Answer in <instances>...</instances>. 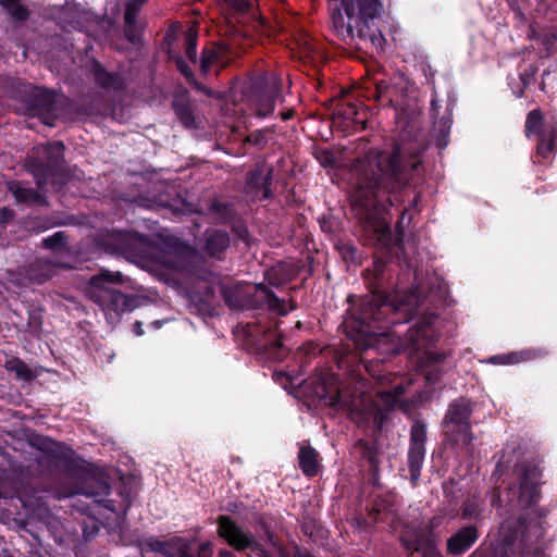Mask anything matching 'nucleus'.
Masks as SVG:
<instances>
[{
  "mask_svg": "<svg viewBox=\"0 0 557 557\" xmlns=\"http://www.w3.org/2000/svg\"><path fill=\"white\" fill-rule=\"evenodd\" d=\"M411 153L404 145L396 146L392 152L372 149L352 166V209L364 230L372 232L383 246L389 243L392 233L387 206L380 199L405 186L409 172L418 169L420 161Z\"/></svg>",
  "mask_w": 557,
  "mask_h": 557,
  "instance_id": "f257e3e1",
  "label": "nucleus"
},
{
  "mask_svg": "<svg viewBox=\"0 0 557 557\" xmlns=\"http://www.w3.org/2000/svg\"><path fill=\"white\" fill-rule=\"evenodd\" d=\"M518 486L507 491V506L512 515L504 519L499 527V546L503 557H545L542 540L544 528L541 521L525 523L513 517L531 509L539 500L541 470L536 466L520 465L517 468Z\"/></svg>",
  "mask_w": 557,
  "mask_h": 557,
  "instance_id": "f03ea898",
  "label": "nucleus"
},
{
  "mask_svg": "<svg viewBox=\"0 0 557 557\" xmlns=\"http://www.w3.org/2000/svg\"><path fill=\"white\" fill-rule=\"evenodd\" d=\"M421 294L417 287L408 293L395 292L387 297L379 292L360 297L357 307L348 311L342 324L345 334L360 350L380 346L387 339V334L383 327L372 323L383 321L391 312L404 314L403 320L393 323L406 322L420 306Z\"/></svg>",
  "mask_w": 557,
  "mask_h": 557,
  "instance_id": "7ed1b4c3",
  "label": "nucleus"
},
{
  "mask_svg": "<svg viewBox=\"0 0 557 557\" xmlns=\"http://www.w3.org/2000/svg\"><path fill=\"white\" fill-rule=\"evenodd\" d=\"M364 379L356 382L354 392L349 387H339L332 376L320 379L315 394L336 411H347L350 419L359 425L381 428L384 410L400 406L405 385L396 383L388 389L377 388L373 393L366 391Z\"/></svg>",
  "mask_w": 557,
  "mask_h": 557,
  "instance_id": "20e7f679",
  "label": "nucleus"
},
{
  "mask_svg": "<svg viewBox=\"0 0 557 557\" xmlns=\"http://www.w3.org/2000/svg\"><path fill=\"white\" fill-rule=\"evenodd\" d=\"M123 275L121 272H111L102 270L94 275L86 288L87 296L103 310L109 322H115L124 312L133 310L134 299L117 289L112 288L111 284H122Z\"/></svg>",
  "mask_w": 557,
  "mask_h": 557,
  "instance_id": "39448f33",
  "label": "nucleus"
},
{
  "mask_svg": "<svg viewBox=\"0 0 557 557\" xmlns=\"http://www.w3.org/2000/svg\"><path fill=\"white\" fill-rule=\"evenodd\" d=\"M345 13L346 22L341 14L333 17L334 26L344 39H358L366 48L370 46L376 51L384 49L385 37L373 24V20L379 15L380 10L373 15H366L356 10V7L350 5Z\"/></svg>",
  "mask_w": 557,
  "mask_h": 557,
  "instance_id": "423d86ee",
  "label": "nucleus"
},
{
  "mask_svg": "<svg viewBox=\"0 0 557 557\" xmlns=\"http://www.w3.org/2000/svg\"><path fill=\"white\" fill-rule=\"evenodd\" d=\"M221 293L226 305L232 309L257 308L267 306L278 309V298L263 284L237 282L223 285Z\"/></svg>",
  "mask_w": 557,
  "mask_h": 557,
  "instance_id": "0eeeda50",
  "label": "nucleus"
},
{
  "mask_svg": "<svg viewBox=\"0 0 557 557\" xmlns=\"http://www.w3.org/2000/svg\"><path fill=\"white\" fill-rule=\"evenodd\" d=\"M281 78L275 74H264L252 81L245 92L248 109L259 117L271 115L281 100Z\"/></svg>",
  "mask_w": 557,
  "mask_h": 557,
  "instance_id": "6e6552de",
  "label": "nucleus"
},
{
  "mask_svg": "<svg viewBox=\"0 0 557 557\" xmlns=\"http://www.w3.org/2000/svg\"><path fill=\"white\" fill-rule=\"evenodd\" d=\"M63 151L64 145L61 141H54L37 146L28 157V166L39 187L46 184L50 172L60 164Z\"/></svg>",
  "mask_w": 557,
  "mask_h": 557,
  "instance_id": "1a4fd4ad",
  "label": "nucleus"
},
{
  "mask_svg": "<svg viewBox=\"0 0 557 557\" xmlns=\"http://www.w3.org/2000/svg\"><path fill=\"white\" fill-rule=\"evenodd\" d=\"M400 539L408 549L420 552L423 557H441L436 549V540L432 530L423 528L419 521L406 524Z\"/></svg>",
  "mask_w": 557,
  "mask_h": 557,
  "instance_id": "9d476101",
  "label": "nucleus"
},
{
  "mask_svg": "<svg viewBox=\"0 0 557 557\" xmlns=\"http://www.w3.org/2000/svg\"><path fill=\"white\" fill-rule=\"evenodd\" d=\"M218 524V534L235 549L244 550L246 548H251L259 550L261 557H270L267 553L260 550L259 544L252 533L242 529L230 517H219Z\"/></svg>",
  "mask_w": 557,
  "mask_h": 557,
  "instance_id": "9b49d317",
  "label": "nucleus"
},
{
  "mask_svg": "<svg viewBox=\"0 0 557 557\" xmlns=\"http://www.w3.org/2000/svg\"><path fill=\"white\" fill-rule=\"evenodd\" d=\"M426 425L417 420L410 431V447L408 451V467L410 480L416 484L421 474L425 456Z\"/></svg>",
  "mask_w": 557,
  "mask_h": 557,
  "instance_id": "f8f14e48",
  "label": "nucleus"
},
{
  "mask_svg": "<svg viewBox=\"0 0 557 557\" xmlns=\"http://www.w3.org/2000/svg\"><path fill=\"white\" fill-rule=\"evenodd\" d=\"M197 253L188 246L176 245L168 250L161 251L159 262L166 269L175 272H193V261Z\"/></svg>",
  "mask_w": 557,
  "mask_h": 557,
  "instance_id": "ddd939ff",
  "label": "nucleus"
},
{
  "mask_svg": "<svg viewBox=\"0 0 557 557\" xmlns=\"http://www.w3.org/2000/svg\"><path fill=\"white\" fill-rule=\"evenodd\" d=\"M145 547L147 552L154 553L161 557H188L187 540L180 536H174L165 541L150 537L146 541Z\"/></svg>",
  "mask_w": 557,
  "mask_h": 557,
  "instance_id": "4468645a",
  "label": "nucleus"
},
{
  "mask_svg": "<svg viewBox=\"0 0 557 557\" xmlns=\"http://www.w3.org/2000/svg\"><path fill=\"white\" fill-rule=\"evenodd\" d=\"M471 409L466 399H459L451 403L443 420V428H449V434L455 441V432L460 428L465 430L469 425Z\"/></svg>",
  "mask_w": 557,
  "mask_h": 557,
  "instance_id": "2eb2a0df",
  "label": "nucleus"
},
{
  "mask_svg": "<svg viewBox=\"0 0 557 557\" xmlns=\"http://www.w3.org/2000/svg\"><path fill=\"white\" fill-rule=\"evenodd\" d=\"M434 342V331L429 320H424L411 327L401 344L410 352H418Z\"/></svg>",
  "mask_w": 557,
  "mask_h": 557,
  "instance_id": "dca6fc26",
  "label": "nucleus"
},
{
  "mask_svg": "<svg viewBox=\"0 0 557 557\" xmlns=\"http://www.w3.org/2000/svg\"><path fill=\"white\" fill-rule=\"evenodd\" d=\"M440 106L435 99L431 101V115L434 119V133L436 135V146L441 149L445 148L448 143V135L451 126V110L446 109L443 116L437 119Z\"/></svg>",
  "mask_w": 557,
  "mask_h": 557,
  "instance_id": "f3484780",
  "label": "nucleus"
},
{
  "mask_svg": "<svg viewBox=\"0 0 557 557\" xmlns=\"http://www.w3.org/2000/svg\"><path fill=\"white\" fill-rule=\"evenodd\" d=\"M478 529L474 525H468L460 529L447 541V550L451 555H461L478 540Z\"/></svg>",
  "mask_w": 557,
  "mask_h": 557,
  "instance_id": "a211bd4d",
  "label": "nucleus"
},
{
  "mask_svg": "<svg viewBox=\"0 0 557 557\" xmlns=\"http://www.w3.org/2000/svg\"><path fill=\"white\" fill-rule=\"evenodd\" d=\"M271 174L272 171L268 170L267 173H263L262 170L255 171L248 182H247V191L252 194L253 197L265 199L270 197V184H271Z\"/></svg>",
  "mask_w": 557,
  "mask_h": 557,
  "instance_id": "6ab92c4d",
  "label": "nucleus"
},
{
  "mask_svg": "<svg viewBox=\"0 0 557 557\" xmlns=\"http://www.w3.org/2000/svg\"><path fill=\"white\" fill-rule=\"evenodd\" d=\"M57 269V263L47 259H37L29 268L28 277L33 282L44 283L55 274Z\"/></svg>",
  "mask_w": 557,
  "mask_h": 557,
  "instance_id": "aec40b11",
  "label": "nucleus"
},
{
  "mask_svg": "<svg viewBox=\"0 0 557 557\" xmlns=\"http://www.w3.org/2000/svg\"><path fill=\"white\" fill-rule=\"evenodd\" d=\"M226 49L224 47H214L202 51L200 69L203 74H208L213 66L223 67L226 64Z\"/></svg>",
  "mask_w": 557,
  "mask_h": 557,
  "instance_id": "412c9836",
  "label": "nucleus"
},
{
  "mask_svg": "<svg viewBox=\"0 0 557 557\" xmlns=\"http://www.w3.org/2000/svg\"><path fill=\"white\" fill-rule=\"evenodd\" d=\"M230 247V237L223 231H214L209 234L205 243V251L210 257H220Z\"/></svg>",
  "mask_w": 557,
  "mask_h": 557,
  "instance_id": "4be33fe9",
  "label": "nucleus"
},
{
  "mask_svg": "<svg viewBox=\"0 0 557 557\" xmlns=\"http://www.w3.org/2000/svg\"><path fill=\"white\" fill-rule=\"evenodd\" d=\"M445 443L454 449H463L467 453L472 451L473 435L470 432V426L466 425L465 430L460 428L459 431L455 432V441L449 434V428H444Z\"/></svg>",
  "mask_w": 557,
  "mask_h": 557,
  "instance_id": "5701e85b",
  "label": "nucleus"
},
{
  "mask_svg": "<svg viewBox=\"0 0 557 557\" xmlns=\"http://www.w3.org/2000/svg\"><path fill=\"white\" fill-rule=\"evenodd\" d=\"M92 74L96 83L104 89L117 90L123 86V81L119 75L107 72L99 63L94 64Z\"/></svg>",
  "mask_w": 557,
  "mask_h": 557,
  "instance_id": "b1692460",
  "label": "nucleus"
},
{
  "mask_svg": "<svg viewBox=\"0 0 557 557\" xmlns=\"http://www.w3.org/2000/svg\"><path fill=\"white\" fill-rule=\"evenodd\" d=\"M542 355L540 350L525 349L518 352H510L506 355H496L490 358V362L494 364H515L521 361L532 360Z\"/></svg>",
  "mask_w": 557,
  "mask_h": 557,
  "instance_id": "393cba45",
  "label": "nucleus"
},
{
  "mask_svg": "<svg viewBox=\"0 0 557 557\" xmlns=\"http://www.w3.org/2000/svg\"><path fill=\"white\" fill-rule=\"evenodd\" d=\"M318 453L311 447H301L298 454L299 467L308 476H314L318 473Z\"/></svg>",
  "mask_w": 557,
  "mask_h": 557,
  "instance_id": "a878e982",
  "label": "nucleus"
},
{
  "mask_svg": "<svg viewBox=\"0 0 557 557\" xmlns=\"http://www.w3.org/2000/svg\"><path fill=\"white\" fill-rule=\"evenodd\" d=\"M110 487L106 482H99L97 484V490H81L75 491L73 493L67 494L66 496H72L74 494H84L88 497H92L96 503L103 504V506L108 509L113 510L112 502L104 499V496L109 495Z\"/></svg>",
  "mask_w": 557,
  "mask_h": 557,
  "instance_id": "bb28decb",
  "label": "nucleus"
},
{
  "mask_svg": "<svg viewBox=\"0 0 557 557\" xmlns=\"http://www.w3.org/2000/svg\"><path fill=\"white\" fill-rule=\"evenodd\" d=\"M9 190L17 202L36 203L40 201V196L34 189L24 187L20 183L11 182Z\"/></svg>",
  "mask_w": 557,
  "mask_h": 557,
  "instance_id": "cd10ccee",
  "label": "nucleus"
},
{
  "mask_svg": "<svg viewBox=\"0 0 557 557\" xmlns=\"http://www.w3.org/2000/svg\"><path fill=\"white\" fill-rule=\"evenodd\" d=\"M483 512V504L476 497L469 498L461 509L462 518L467 520L481 521L484 518Z\"/></svg>",
  "mask_w": 557,
  "mask_h": 557,
  "instance_id": "c85d7f7f",
  "label": "nucleus"
},
{
  "mask_svg": "<svg viewBox=\"0 0 557 557\" xmlns=\"http://www.w3.org/2000/svg\"><path fill=\"white\" fill-rule=\"evenodd\" d=\"M342 4L344 5L345 12H347L350 5H354L356 10H359V12L366 15H373L381 9L379 0H342Z\"/></svg>",
  "mask_w": 557,
  "mask_h": 557,
  "instance_id": "c756f323",
  "label": "nucleus"
},
{
  "mask_svg": "<svg viewBox=\"0 0 557 557\" xmlns=\"http://www.w3.org/2000/svg\"><path fill=\"white\" fill-rule=\"evenodd\" d=\"M5 369L16 374L17 379L23 381H30L34 379V373L29 367L18 358H11L5 361Z\"/></svg>",
  "mask_w": 557,
  "mask_h": 557,
  "instance_id": "7c9ffc66",
  "label": "nucleus"
},
{
  "mask_svg": "<svg viewBox=\"0 0 557 557\" xmlns=\"http://www.w3.org/2000/svg\"><path fill=\"white\" fill-rule=\"evenodd\" d=\"M555 128L552 127L547 133H542L539 137L537 153L545 159L555 150Z\"/></svg>",
  "mask_w": 557,
  "mask_h": 557,
  "instance_id": "2f4dec72",
  "label": "nucleus"
},
{
  "mask_svg": "<svg viewBox=\"0 0 557 557\" xmlns=\"http://www.w3.org/2000/svg\"><path fill=\"white\" fill-rule=\"evenodd\" d=\"M0 4L17 21L26 20L27 9L18 0H0Z\"/></svg>",
  "mask_w": 557,
  "mask_h": 557,
  "instance_id": "473e14b6",
  "label": "nucleus"
},
{
  "mask_svg": "<svg viewBox=\"0 0 557 557\" xmlns=\"http://www.w3.org/2000/svg\"><path fill=\"white\" fill-rule=\"evenodd\" d=\"M542 126V115L539 110L531 111L525 121V133L527 136L530 137L532 134H536L539 137L542 133H546L545 131H541Z\"/></svg>",
  "mask_w": 557,
  "mask_h": 557,
  "instance_id": "72a5a7b5",
  "label": "nucleus"
},
{
  "mask_svg": "<svg viewBox=\"0 0 557 557\" xmlns=\"http://www.w3.org/2000/svg\"><path fill=\"white\" fill-rule=\"evenodd\" d=\"M185 53L189 61L193 63L197 59V34L195 30L189 29L185 39Z\"/></svg>",
  "mask_w": 557,
  "mask_h": 557,
  "instance_id": "f704fd0d",
  "label": "nucleus"
},
{
  "mask_svg": "<svg viewBox=\"0 0 557 557\" xmlns=\"http://www.w3.org/2000/svg\"><path fill=\"white\" fill-rule=\"evenodd\" d=\"M174 108L177 116L182 121V123L187 126L191 127L195 124V120L191 113L190 108L185 103L174 102Z\"/></svg>",
  "mask_w": 557,
  "mask_h": 557,
  "instance_id": "c9c22d12",
  "label": "nucleus"
},
{
  "mask_svg": "<svg viewBox=\"0 0 557 557\" xmlns=\"http://www.w3.org/2000/svg\"><path fill=\"white\" fill-rule=\"evenodd\" d=\"M227 8L236 12H244L253 5V0H221Z\"/></svg>",
  "mask_w": 557,
  "mask_h": 557,
  "instance_id": "e433bc0d",
  "label": "nucleus"
},
{
  "mask_svg": "<svg viewBox=\"0 0 557 557\" xmlns=\"http://www.w3.org/2000/svg\"><path fill=\"white\" fill-rule=\"evenodd\" d=\"M213 544L210 541L203 542L199 545L197 556L190 553V544L187 542V556L188 557H212Z\"/></svg>",
  "mask_w": 557,
  "mask_h": 557,
  "instance_id": "4c0bfd02",
  "label": "nucleus"
},
{
  "mask_svg": "<svg viewBox=\"0 0 557 557\" xmlns=\"http://www.w3.org/2000/svg\"><path fill=\"white\" fill-rule=\"evenodd\" d=\"M141 10V5L136 3L135 1H129L126 4L124 21L125 23H135L138 12Z\"/></svg>",
  "mask_w": 557,
  "mask_h": 557,
  "instance_id": "58836bf2",
  "label": "nucleus"
},
{
  "mask_svg": "<svg viewBox=\"0 0 557 557\" xmlns=\"http://www.w3.org/2000/svg\"><path fill=\"white\" fill-rule=\"evenodd\" d=\"M139 30L140 26L137 24L136 21L135 23H125V36L131 42L135 44L136 41H138Z\"/></svg>",
  "mask_w": 557,
  "mask_h": 557,
  "instance_id": "ea45409f",
  "label": "nucleus"
},
{
  "mask_svg": "<svg viewBox=\"0 0 557 557\" xmlns=\"http://www.w3.org/2000/svg\"><path fill=\"white\" fill-rule=\"evenodd\" d=\"M42 243L45 247L49 249H55L64 244V235L63 233L58 232L54 235L45 238Z\"/></svg>",
  "mask_w": 557,
  "mask_h": 557,
  "instance_id": "a19ab883",
  "label": "nucleus"
},
{
  "mask_svg": "<svg viewBox=\"0 0 557 557\" xmlns=\"http://www.w3.org/2000/svg\"><path fill=\"white\" fill-rule=\"evenodd\" d=\"M33 95L36 98L37 97L41 98L40 106L44 109H49L50 108V104H51V101H52V96H51V94L47 89L34 88V94Z\"/></svg>",
  "mask_w": 557,
  "mask_h": 557,
  "instance_id": "79ce46f5",
  "label": "nucleus"
},
{
  "mask_svg": "<svg viewBox=\"0 0 557 557\" xmlns=\"http://www.w3.org/2000/svg\"><path fill=\"white\" fill-rule=\"evenodd\" d=\"M366 368H367L368 373L371 375V377L373 380L376 381L377 384L383 385L385 380L387 381L388 384L394 382L395 376L392 375L391 373H388V374L381 373V371L376 372L372 368H369V367H366Z\"/></svg>",
  "mask_w": 557,
  "mask_h": 557,
  "instance_id": "37998d69",
  "label": "nucleus"
},
{
  "mask_svg": "<svg viewBox=\"0 0 557 557\" xmlns=\"http://www.w3.org/2000/svg\"><path fill=\"white\" fill-rule=\"evenodd\" d=\"M444 358H445L444 354H440V352H435V351H425L423 355L424 366H425V368H429L433 364H437L442 360H444Z\"/></svg>",
  "mask_w": 557,
  "mask_h": 557,
  "instance_id": "c03bdc74",
  "label": "nucleus"
},
{
  "mask_svg": "<svg viewBox=\"0 0 557 557\" xmlns=\"http://www.w3.org/2000/svg\"><path fill=\"white\" fill-rule=\"evenodd\" d=\"M268 354H269V357L274 360H282L284 357V350H283L282 343L278 339L271 343V345L269 346Z\"/></svg>",
  "mask_w": 557,
  "mask_h": 557,
  "instance_id": "a18cd8bd",
  "label": "nucleus"
},
{
  "mask_svg": "<svg viewBox=\"0 0 557 557\" xmlns=\"http://www.w3.org/2000/svg\"><path fill=\"white\" fill-rule=\"evenodd\" d=\"M175 63H176V66L177 69L180 70V72L187 78V79H191L193 78V72L191 70L189 69V66L186 64V62L178 55H175V57H171Z\"/></svg>",
  "mask_w": 557,
  "mask_h": 557,
  "instance_id": "49530a36",
  "label": "nucleus"
},
{
  "mask_svg": "<svg viewBox=\"0 0 557 557\" xmlns=\"http://www.w3.org/2000/svg\"><path fill=\"white\" fill-rule=\"evenodd\" d=\"M210 210L218 213L221 219H226L228 216V207L225 203L214 201L211 203Z\"/></svg>",
  "mask_w": 557,
  "mask_h": 557,
  "instance_id": "de8ad7c7",
  "label": "nucleus"
},
{
  "mask_svg": "<svg viewBox=\"0 0 557 557\" xmlns=\"http://www.w3.org/2000/svg\"><path fill=\"white\" fill-rule=\"evenodd\" d=\"M28 329L33 334H38L40 331V321L36 315H30L28 320Z\"/></svg>",
  "mask_w": 557,
  "mask_h": 557,
  "instance_id": "09e8293b",
  "label": "nucleus"
},
{
  "mask_svg": "<svg viewBox=\"0 0 557 557\" xmlns=\"http://www.w3.org/2000/svg\"><path fill=\"white\" fill-rule=\"evenodd\" d=\"M502 503H503V500L500 498V495L498 493L494 492L492 495L491 505L492 506H500Z\"/></svg>",
  "mask_w": 557,
  "mask_h": 557,
  "instance_id": "8fccbe9b",
  "label": "nucleus"
},
{
  "mask_svg": "<svg viewBox=\"0 0 557 557\" xmlns=\"http://www.w3.org/2000/svg\"><path fill=\"white\" fill-rule=\"evenodd\" d=\"M134 332L137 336H141L144 334L143 324L141 322L137 321L134 324Z\"/></svg>",
  "mask_w": 557,
  "mask_h": 557,
  "instance_id": "3c124183",
  "label": "nucleus"
},
{
  "mask_svg": "<svg viewBox=\"0 0 557 557\" xmlns=\"http://www.w3.org/2000/svg\"><path fill=\"white\" fill-rule=\"evenodd\" d=\"M261 138H262V134L261 133H257V134H252L249 136L248 140L249 141H252L257 145H259L261 143Z\"/></svg>",
  "mask_w": 557,
  "mask_h": 557,
  "instance_id": "603ef678",
  "label": "nucleus"
},
{
  "mask_svg": "<svg viewBox=\"0 0 557 557\" xmlns=\"http://www.w3.org/2000/svg\"><path fill=\"white\" fill-rule=\"evenodd\" d=\"M282 557H286L283 552H281ZM294 557H313L307 553L296 552Z\"/></svg>",
  "mask_w": 557,
  "mask_h": 557,
  "instance_id": "864d4df0",
  "label": "nucleus"
},
{
  "mask_svg": "<svg viewBox=\"0 0 557 557\" xmlns=\"http://www.w3.org/2000/svg\"><path fill=\"white\" fill-rule=\"evenodd\" d=\"M219 557H234V556L231 552L221 550V552H219Z\"/></svg>",
  "mask_w": 557,
  "mask_h": 557,
  "instance_id": "5fc2aeb1",
  "label": "nucleus"
},
{
  "mask_svg": "<svg viewBox=\"0 0 557 557\" xmlns=\"http://www.w3.org/2000/svg\"><path fill=\"white\" fill-rule=\"evenodd\" d=\"M442 518H434L431 522V528H435L440 524Z\"/></svg>",
  "mask_w": 557,
  "mask_h": 557,
  "instance_id": "6e6d98bb",
  "label": "nucleus"
},
{
  "mask_svg": "<svg viewBox=\"0 0 557 557\" xmlns=\"http://www.w3.org/2000/svg\"><path fill=\"white\" fill-rule=\"evenodd\" d=\"M520 78H521L523 85L527 86L529 83V76H527V74H521Z\"/></svg>",
  "mask_w": 557,
  "mask_h": 557,
  "instance_id": "4d7b16f0",
  "label": "nucleus"
},
{
  "mask_svg": "<svg viewBox=\"0 0 557 557\" xmlns=\"http://www.w3.org/2000/svg\"><path fill=\"white\" fill-rule=\"evenodd\" d=\"M0 557H11L8 552L2 550L0 552Z\"/></svg>",
  "mask_w": 557,
  "mask_h": 557,
  "instance_id": "13d9d810",
  "label": "nucleus"
},
{
  "mask_svg": "<svg viewBox=\"0 0 557 557\" xmlns=\"http://www.w3.org/2000/svg\"><path fill=\"white\" fill-rule=\"evenodd\" d=\"M289 116H290V113H284L283 114V120H287V119H289Z\"/></svg>",
  "mask_w": 557,
  "mask_h": 557,
  "instance_id": "bf43d9fd",
  "label": "nucleus"
},
{
  "mask_svg": "<svg viewBox=\"0 0 557 557\" xmlns=\"http://www.w3.org/2000/svg\"><path fill=\"white\" fill-rule=\"evenodd\" d=\"M406 126H409V127H412V128H413V127H414V124H413V123H411V122H408V123L406 124Z\"/></svg>",
  "mask_w": 557,
  "mask_h": 557,
  "instance_id": "052dcab7",
  "label": "nucleus"
},
{
  "mask_svg": "<svg viewBox=\"0 0 557 557\" xmlns=\"http://www.w3.org/2000/svg\"><path fill=\"white\" fill-rule=\"evenodd\" d=\"M153 325H156L157 327H159V326H160V322H159V321H154V322H153Z\"/></svg>",
  "mask_w": 557,
  "mask_h": 557,
  "instance_id": "680f3d73",
  "label": "nucleus"
},
{
  "mask_svg": "<svg viewBox=\"0 0 557 557\" xmlns=\"http://www.w3.org/2000/svg\"><path fill=\"white\" fill-rule=\"evenodd\" d=\"M387 205L388 206H393V202H392V200L389 198L387 199Z\"/></svg>",
  "mask_w": 557,
  "mask_h": 557,
  "instance_id": "e2e57ef3",
  "label": "nucleus"
}]
</instances>
